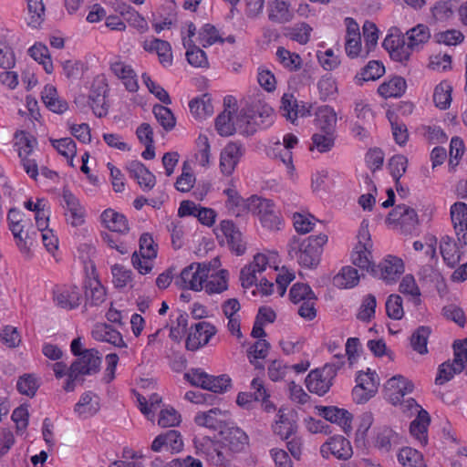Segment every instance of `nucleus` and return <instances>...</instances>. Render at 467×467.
<instances>
[{"instance_id": "1", "label": "nucleus", "mask_w": 467, "mask_h": 467, "mask_svg": "<svg viewBox=\"0 0 467 467\" xmlns=\"http://www.w3.org/2000/svg\"><path fill=\"white\" fill-rule=\"evenodd\" d=\"M430 38L429 27L426 25L418 24L407 30L405 34L398 27H391L382 45L393 60L406 63L411 53L420 50Z\"/></svg>"}, {"instance_id": "2", "label": "nucleus", "mask_w": 467, "mask_h": 467, "mask_svg": "<svg viewBox=\"0 0 467 467\" xmlns=\"http://www.w3.org/2000/svg\"><path fill=\"white\" fill-rule=\"evenodd\" d=\"M100 364L101 356L97 349H84L80 357L78 358L68 368V379L64 389L67 391H73L76 383H82L84 381L83 376L98 373L100 368Z\"/></svg>"}, {"instance_id": "3", "label": "nucleus", "mask_w": 467, "mask_h": 467, "mask_svg": "<svg viewBox=\"0 0 467 467\" xmlns=\"http://www.w3.org/2000/svg\"><path fill=\"white\" fill-rule=\"evenodd\" d=\"M194 446L197 454L204 458L208 464L213 467H234L235 454L220 441L205 436L195 439Z\"/></svg>"}, {"instance_id": "4", "label": "nucleus", "mask_w": 467, "mask_h": 467, "mask_svg": "<svg viewBox=\"0 0 467 467\" xmlns=\"http://www.w3.org/2000/svg\"><path fill=\"white\" fill-rule=\"evenodd\" d=\"M327 242L326 234L310 235L298 245L290 247V257H296L298 264L306 268L317 267L320 262L323 245Z\"/></svg>"}, {"instance_id": "5", "label": "nucleus", "mask_w": 467, "mask_h": 467, "mask_svg": "<svg viewBox=\"0 0 467 467\" xmlns=\"http://www.w3.org/2000/svg\"><path fill=\"white\" fill-rule=\"evenodd\" d=\"M184 378L192 386L213 393H223L231 388V379L227 375L212 376L202 368H191Z\"/></svg>"}, {"instance_id": "6", "label": "nucleus", "mask_w": 467, "mask_h": 467, "mask_svg": "<svg viewBox=\"0 0 467 467\" xmlns=\"http://www.w3.org/2000/svg\"><path fill=\"white\" fill-rule=\"evenodd\" d=\"M209 271L210 268L206 264L192 263L181 272L175 284L181 289L201 291L208 278Z\"/></svg>"}, {"instance_id": "7", "label": "nucleus", "mask_w": 467, "mask_h": 467, "mask_svg": "<svg viewBox=\"0 0 467 467\" xmlns=\"http://www.w3.org/2000/svg\"><path fill=\"white\" fill-rule=\"evenodd\" d=\"M404 272L402 259L388 255L378 265L371 267V275L382 279L386 284L395 283Z\"/></svg>"}, {"instance_id": "8", "label": "nucleus", "mask_w": 467, "mask_h": 467, "mask_svg": "<svg viewBox=\"0 0 467 467\" xmlns=\"http://www.w3.org/2000/svg\"><path fill=\"white\" fill-rule=\"evenodd\" d=\"M334 372L328 367H322L311 370L306 379V385L307 389L318 396H324L327 393L333 385Z\"/></svg>"}, {"instance_id": "9", "label": "nucleus", "mask_w": 467, "mask_h": 467, "mask_svg": "<svg viewBox=\"0 0 467 467\" xmlns=\"http://www.w3.org/2000/svg\"><path fill=\"white\" fill-rule=\"evenodd\" d=\"M387 223L389 224L400 225L405 234H410L419 223L416 211L406 205H397L388 215Z\"/></svg>"}, {"instance_id": "10", "label": "nucleus", "mask_w": 467, "mask_h": 467, "mask_svg": "<svg viewBox=\"0 0 467 467\" xmlns=\"http://www.w3.org/2000/svg\"><path fill=\"white\" fill-rule=\"evenodd\" d=\"M230 414L227 410H222L219 408H213L207 411H200L194 416V422L200 427H204L213 431L223 430L229 424Z\"/></svg>"}, {"instance_id": "11", "label": "nucleus", "mask_w": 467, "mask_h": 467, "mask_svg": "<svg viewBox=\"0 0 467 467\" xmlns=\"http://www.w3.org/2000/svg\"><path fill=\"white\" fill-rule=\"evenodd\" d=\"M216 235H221L226 240V244L230 250L237 255H242L246 250V244L243 241L242 233L230 220H223L219 227L216 229Z\"/></svg>"}, {"instance_id": "12", "label": "nucleus", "mask_w": 467, "mask_h": 467, "mask_svg": "<svg viewBox=\"0 0 467 467\" xmlns=\"http://www.w3.org/2000/svg\"><path fill=\"white\" fill-rule=\"evenodd\" d=\"M221 439L223 445L227 447L234 454L240 453L245 450L249 444V437L241 428L228 424L221 431Z\"/></svg>"}, {"instance_id": "13", "label": "nucleus", "mask_w": 467, "mask_h": 467, "mask_svg": "<svg viewBox=\"0 0 467 467\" xmlns=\"http://www.w3.org/2000/svg\"><path fill=\"white\" fill-rule=\"evenodd\" d=\"M216 332V327L209 322L202 321L195 324L194 327H191L186 338V348L191 351L199 349L205 346Z\"/></svg>"}, {"instance_id": "14", "label": "nucleus", "mask_w": 467, "mask_h": 467, "mask_svg": "<svg viewBox=\"0 0 467 467\" xmlns=\"http://www.w3.org/2000/svg\"><path fill=\"white\" fill-rule=\"evenodd\" d=\"M413 388L411 381L401 375H396L386 382L385 397L391 404L398 405L405 395L412 392Z\"/></svg>"}, {"instance_id": "15", "label": "nucleus", "mask_w": 467, "mask_h": 467, "mask_svg": "<svg viewBox=\"0 0 467 467\" xmlns=\"http://www.w3.org/2000/svg\"><path fill=\"white\" fill-rule=\"evenodd\" d=\"M107 91L108 85L103 79H98L93 82L87 102L93 113L99 118L105 117L108 114V106L106 104Z\"/></svg>"}, {"instance_id": "16", "label": "nucleus", "mask_w": 467, "mask_h": 467, "mask_svg": "<svg viewBox=\"0 0 467 467\" xmlns=\"http://www.w3.org/2000/svg\"><path fill=\"white\" fill-rule=\"evenodd\" d=\"M183 448V441L181 433L175 430H169L159 434L151 443L153 451H165L171 453H177Z\"/></svg>"}, {"instance_id": "17", "label": "nucleus", "mask_w": 467, "mask_h": 467, "mask_svg": "<svg viewBox=\"0 0 467 467\" xmlns=\"http://www.w3.org/2000/svg\"><path fill=\"white\" fill-rule=\"evenodd\" d=\"M244 154V147L239 142H229L223 149L220 157L221 171L224 175H231L236 165L238 164L241 157Z\"/></svg>"}, {"instance_id": "18", "label": "nucleus", "mask_w": 467, "mask_h": 467, "mask_svg": "<svg viewBox=\"0 0 467 467\" xmlns=\"http://www.w3.org/2000/svg\"><path fill=\"white\" fill-rule=\"evenodd\" d=\"M81 294L76 285H61L54 289L56 305L64 309H74L80 305Z\"/></svg>"}, {"instance_id": "19", "label": "nucleus", "mask_w": 467, "mask_h": 467, "mask_svg": "<svg viewBox=\"0 0 467 467\" xmlns=\"http://www.w3.org/2000/svg\"><path fill=\"white\" fill-rule=\"evenodd\" d=\"M317 414L326 420L339 425L345 432L351 429L352 415L345 409L335 406H317Z\"/></svg>"}, {"instance_id": "20", "label": "nucleus", "mask_w": 467, "mask_h": 467, "mask_svg": "<svg viewBox=\"0 0 467 467\" xmlns=\"http://www.w3.org/2000/svg\"><path fill=\"white\" fill-rule=\"evenodd\" d=\"M111 72L123 81L127 90L130 92H136L139 88L136 73L130 65L125 62L116 59L109 64Z\"/></svg>"}, {"instance_id": "21", "label": "nucleus", "mask_w": 467, "mask_h": 467, "mask_svg": "<svg viewBox=\"0 0 467 467\" xmlns=\"http://www.w3.org/2000/svg\"><path fill=\"white\" fill-rule=\"evenodd\" d=\"M127 171L130 177L137 180L138 183L143 190H151L156 183L155 176L150 172L143 163L138 161H132L128 163Z\"/></svg>"}, {"instance_id": "22", "label": "nucleus", "mask_w": 467, "mask_h": 467, "mask_svg": "<svg viewBox=\"0 0 467 467\" xmlns=\"http://www.w3.org/2000/svg\"><path fill=\"white\" fill-rule=\"evenodd\" d=\"M91 334L93 338L98 341L107 342L118 348L126 347L121 334L106 323L95 325Z\"/></svg>"}, {"instance_id": "23", "label": "nucleus", "mask_w": 467, "mask_h": 467, "mask_svg": "<svg viewBox=\"0 0 467 467\" xmlns=\"http://www.w3.org/2000/svg\"><path fill=\"white\" fill-rule=\"evenodd\" d=\"M23 214L16 208H11L7 213L8 228L11 231L16 245L21 251H27L26 237L23 236Z\"/></svg>"}, {"instance_id": "24", "label": "nucleus", "mask_w": 467, "mask_h": 467, "mask_svg": "<svg viewBox=\"0 0 467 467\" xmlns=\"http://www.w3.org/2000/svg\"><path fill=\"white\" fill-rule=\"evenodd\" d=\"M430 422L429 413L425 410H421L410 425V434L423 446L428 442L427 431Z\"/></svg>"}, {"instance_id": "25", "label": "nucleus", "mask_w": 467, "mask_h": 467, "mask_svg": "<svg viewBox=\"0 0 467 467\" xmlns=\"http://www.w3.org/2000/svg\"><path fill=\"white\" fill-rule=\"evenodd\" d=\"M101 220L111 232L126 234L130 229L127 218L112 209L105 210L101 214Z\"/></svg>"}, {"instance_id": "26", "label": "nucleus", "mask_w": 467, "mask_h": 467, "mask_svg": "<svg viewBox=\"0 0 467 467\" xmlns=\"http://www.w3.org/2000/svg\"><path fill=\"white\" fill-rule=\"evenodd\" d=\"M268 17L275 23H286L293 18V12L286 0H270L268 3Z\"/></svg>"}, {"instance_id": "27", "label": "nucleus", "mask_w": 467, "mask_h": 467, "mask_svg": "<svg viewBox=\"0 0 467 467\" xmlns=\"http://www.w3.org/2000/svg\"><path fill=\"white\" fill-rule=\"evenodd\" d=\"M337 119V114L330 106L325 105L317 108L315 120L320 131L335 132Z\"/></svg>"}, {"instance_id": "28", "label": "nucleus", "mask_w": 467, "mask_h": 467, "mask_svg": "<svg viewBox=\"0 0 467 467\" xmlns=\"http://www.w3.org/2000/svg\"><path fill=\"white\" fill-rule=\"evenodd\" d=\"M232 98L224 99L225 109L217 116L215 119V128L221 136H230L236 132L235 119L233 120L230 108Z\"/></svg>"}, {"instance_id": "29", "label": "nucleus", "mask_w": 467, "mask_h": 467, "mask_svg": "<svg viewBox=\"0 0 467 467\" xmlns=\"http://www.w3.org/2000/svg\"><path fill=\"white\" fill-rule=\"evenodd\" d=\"M406 80L401 77H393L379 85L378 93L384 99L400 98L406 91Z\"/></svg>"}, {"instance_id": "30", "label": "nucleus", "mask_w": 467, "mask_h": 467, "mask_svg": "<svg viewBox=\"0 0 467 467\" xmlns=\"http://www.w3.org/2000/svg\"><path fill=\"white\" fill-rule=\"evenodd\" d=\"M440 250L443 261L450 267H454L461 261V251L457 244L449 236H444L441 240Z\"/></svg>"}, {"instance_id": "31", "label": "nucleus", "mask_w": 467, "mask_h": 467, "mask_svg": "<svg viewBox=\"0 0 467 467\" xmlns=\"http://www.w3.org/2000/svg\"><path fill=\"white\" fill-rule=\"evenodd\" d=\"M99 410V398L91 392L84 393L75 406V412L85 419L95 415Z\"/></svg>"}, {"instance_id": "32", "label": "nucleus", "mask_w": 467, "mask_h": 467, "mask_svg": "<svg viewBox=\"0 0 467 467\" xmlns=\"http://www.w3.org/2000/svg\"><path fill=\"white\" fill-rule=\"evenodd\" d=\"M183 46L187 47L186 58L190 65L194 67L207 68L209 67L206 53L192 43V39L183 38Z\"/></svg>"}, {"instance_id": "33", "label": "nucleus", "mask_w": 467, "mask_h": 467, "mask_svg": "<svg viewBox=\"0 0 467 467\" xmlns=\"http://www.w3.org/2000/svg\"><path fill=\"white\" fill-rule=\"evenodd\" d=\"M371 246L372 245L369 243L362 244L359 242L352 253L353 264L360 269L367 270V272H369L370 274L371 267L374 266V264L371 261V252L369 250Z\"/></svg>"}, {"instance_id": "34", "label": "nucleus", "mask_w": 467, "mask_h": 467, "mask_svg": "<svg viewBox=\"0 0 467 467\" xmlns=\"http://www.w3.org/2000/svg\"><path fill=\"white\" fill-rule=\"evenodd\" d=\"M266 153L273 159H279L286 167L287 172L291 175L293 174L295 166L293 164L292 151L284 147L282 142L279 140L274 142L273 146H270L267 149Z\"/></svg>"}, {"instance_id": "35", "label": "nucleus", "mask_w": 467, "mask_h": 467, "mask_svg": "<svg viewBox=\"0 0 467 467\" xmlns=\"http://www.w3.org/2000/svg\"><path fill=\"white\" fill-rule=\"evenodd\" d=\"M280 110L282 115L293 123L298 116L304 117L306 114L303 108L299 109L295 97L288 93H285L281 99Z\"/></svg>"}, {"instance_id": "36", "label": "nucleus", "mask_w": 467, "mask_h": 467, "mask_svg": "<svg viewBox=\"0 0 467 467\" xmlns=\"http://www.w3.org/2000/svg\"><path fill=\"white\" fill-rule=\"evenodd\" d=\"M270 344L265 339H258L248 349L247 356L251 364L255 368L264 369L265 366L259 359L266 358Z\"/></svg>"}, {"instance_id": "37", "label": "nucleus", "mask_w": 467, "mask_h": 467, "mask_svg": "<svg viewBox=\"0 0 467 467\" xmlns=\"http://www.w3.org/2000/svg\"><path fill=\"white\" fill-rule=\"evenodd\" d=\"M191 113L196 119H204L213 113L212 99L208 94L192 99L189 103Z\"/></svg>"}, {"instance_id": "38", "label": "nucleus", "mask_w": 467, "mask_h": 467, "mask_svg": "<svg viewBox=\"0 0 467 467\" xmlns=\"http://www.w3.org/2000/svg\"><path fill=\"white\" fill-rule=\"evenodd\" d=\"M235 125L236 131L245 136L253 135L260 129L248 109H243L240 111L235 118Z\"/></svg>"}, {"instance_id": "39", "label": "nucleus", "mask_w": 467, "mask_h": 467, "mask_svg": "<svg viewBox=\"0 0 467 467\" xmlns=\"http://www.w3.org/2000/svg\"><path fill=\"white\" fill-rule=\"evenodd\" d=\"M203 287L209 295L224 292L228 288V272L222 269L217 274L212 275L209 279H206Z\"/></svg>"}, {"instance_id": "40", "label": "nucleus", "mask_w": 467, "mask_h": 467, "mask_svg": "<svg viewBox=\"0 0 467 467\" xmlns=\"http://www.w3.org/2000/svg\"><path fill=\"white\" fill-rule=\"evenodd\" d=\"M464 368L462 363L457 362L455 358L451 362L446 361L439 366L438 374L435 379L437 385H442L451 380L455 374L461 373Z\"/></svg>"}, {"instance_id": "41", "label": "nucleus", "mask_w": 467, "mask_h": 467, "mask_svg": "<svg viewBox=\"0 0 467 467\" xmlns=\"http://www.w3.org/2000/svg\"><path fill=\"white\" fill-rule=\"evenodd\" d=\"M359 275L358 270L352 266H345L334 276L333 283L338 288H351L358 285Z\"/></svg>"}, {"instance_id": "42", "label": "nucleus", "mask_w": 467, "mask_h": 467, "mask_svg": "<svg viewBox=\"0 0 467 467\" xmlns=\"http://www.w3.org/2000/svg\"><path fill=\"white\" fill-rule=\"evenodd\" d=\"M398 461L403 467H426L422 454L410 447L400 451Z\"/></svg>"}, {"instance_id": "43", "label": "nucleus", "mask_w": 467, "mask_h": 467, "mask_svg": "<svg viewBox=\"0 0 467 467\" xmlns=\"http://www.w3.org/2000/svg\"><path fill=\"white\" fill-rule=\"evenodd\" d=\"M328 446L331 453L337 459L348 460L352 455V448L348 440L343 436L330 438Z\"/></svg>"}, {"instance_id": "44", "label": "nucleus", "mask_w": 467, "mask_h": 467, "mask_svg": "<svg viewBox=\"0 0 467 467\" xmlns=\"http://www.w3.org/2000/svg\"><path fill=\"white\" fill-rule=\"evenodd\" d=\"M431 333L430 327L421 326L418 327L410 337V345L413 350L420 355L428 353L427 343Z\"/></svg>"}, {"instance_id": "45", "label": "nucleus", "mask_w": 467, "mask_h": 467, "mask_svg": "<svg viewBox=\"0 0 467 467\" xmlns=\"http://www.w3.org/2000/svg\"><path fill=\"white\" fill-rule=\"evenodd\" d=\"M28 52L36 61L43 65V67L47 74H51L53 72V63L47 46L41 43L35 44L29 48Z\"/></svg>"}, {"instance_id": "46", "label": "nucleus", "mask_w": 467, "mask_h": 467, "mask_svg": "<svg viewBox=\"0 0 467 467\" xmlns=\"http://www.w3.org/2000/svg\"><path fill=\"white\" fill-rule=\"evenodd\" d=\"M27 24L36 28L39 26L45 16V6L42 0H27Z\"/></svg>"}, {"instance_id": "47", "label": "nucleus", "mask_w": 467, "mask_h": 467, "mask_svg": "<svg viewBox=\"0 0 467 467\" xmlns=\"http://www.w3.org/2000/svg\"><path fill=\"white\" fill-rule=\"evenodd\" d=\"M247 109L253 114L254 119L258 123L260 129L266 128L272 124L273 109L271 107L254 104Z\"/></svg>"}, {"instance_id": "48", "label": "nucleus", "mask_w": 467, "mask_h": 467, "mask_svg": "<svg viewBox=\"0 0 467 467\" xmlns=\"http://www.w3.org/2000/svg\"><path fill=\"white\" fill-rule=\"evenodd\" d=\"M452 87L448 82H441L436 86L433 93V101L436 107L446 109L451 101Z\"/></svg>"}, {"instance_id": "49", "label": "nucleus", "mask_w": 467, "mask_h": 467, "mask_svg": "<svg viewBox=\"0 0 467 467\" xmlns=\"http://www.w3.org/2000/svg\"><path fill=\"white\" fill-rule=\"evenodd\" d=\"M276 56L280 63L290 71H296L301 67L302 59L296 53H292L283 47L277 48Z\"/></svg>"}, {"instance_id": "50", "label": "nucleus", "mask_w": 467, "mask_h": 467, "mask_svg": "<svg viewBox=\"0 0 467 467\" xmlns=\"http://www.w3.org/2000/svg\"><path fill=\"white\" fill-rule=\"evenodd\" d=\"M289 296L294 304H299L310 299H317L315 293L307 284L296 283L292 285Z\"/></svg>"}, {"instance_id": "51", "label": "nucleus", "mask_w": 467, "mask_h": 467, "mask_svg": "<svg viewBox=\"0 0 467 467\" xmlns=\"http://www.w3.org/2000/svg\"><path fill=\"white\" fill-rule=\"evenodd\" d=\"M277 417L278 420L273 425L274 432L282 439H288L296 431V426L285 416L282 410H278Z\"/></svg>"}, {"instance_id": "52", "label": "nucleus", "mask_w": 467, "mask_h": 467, "mask_svg": "<svg viewBox=\"0 0 467 467\" xmlns=\"http://www.w3.org/2000/svg\"><path fill=\"white\" fill-rule=\"evenodd\" d=\"M384 72L385 67L382 63L377 60H371L356 78L361 81L376 80L379 78Z\"/></svg>"}, {"instance_id": "53", "label": "nucleus", "mask_w": 467, "mask_h": 467, "mask_svg": "<svg viewBox=\"0 0 467 467\" xmlns=\"http://www.w3.org/2000/svg\"><path fill=\"white\" fill-rule=\"evenodd\" d=\"M38 388V379L32 374H24L16 383L18 392L28 397H34Z\"/></svg>"}, {"instance_id": "54", "label": "nucleus", "mask_w": 467, "mask_h": 467, "mask_svg": "<svg viewBox=\"0 0 467 467\" xmlns=\"http://www.w3.org/2000/svg\"><path fill=\"white\" fill-rule=\"evenodd\" d=\"M153 114L165 130L169 131L174 128L176 119L169 108L162 105H155L153 107Z\"/></svg>"}, {"instance_id": "55", "label": "nucleus", "mask_w": 467, "mask_h": 467, "mask_svg": "<svg viewBox=\"0 0 467 467\" xmlns=\"http://www.w3.org/2000/svg\"><path fill=\"white\" fill-rule=\"evenodd\" d=\"M17 150L20 158L28 157L34 149L36 140L29 133L20 131L16 134Z\"/></svg>"}, {"instance_id": "56", "label": "nucleus", "mask_w": 467, "mask_h": 467, "mask_svg": "<svg viewBox=\"0 0 467 467\" xmlns=\"http://www.w3.org/2000/svg\"><path fill=\"white\" fill-rule=\"evenodd\" d=\"M357 384L370 393H377L379 386V378L375 371L368 369L367 372H360L357 379Z\"/></svg>"}, {"instance_id": "57", "label": "nucleus", "mask_w": 467, "mask_h": 467, "mask_svg": "<svg viewBox=\"0 0 467 467\" xmlns=\"http://www.w3.org/2000/svg\"><path fill=\"white\" fill-rule=\"evenodd\" d=\"M50 142L57 152L66 158H74L77 154V146L71 138L50 139Z\"/></svg>"}, {"instance_id": "58", "label": "nucleus", "mask_w": 467, "mask_h": 467, "mask_svg": "<svg viewBox=\"0 0 467 467\" xmlns=\"http://www.w3.org/2000/svg\"><path fill=\"white\" fill-rule=\"evenodd\" d=\"M386 312L389 318L400 320L404 316L402 298L399 295H390L386 301Z\"/></svg>"}, {"instance_id": "59", "label": "nucleus", "mask_w": 467, "mask_h": 467, "mask_svg": "<svg viewBox=\"0 0 467 467\" xmlns=\"http://www.w3.org/2000/svg\"><path fill=\"white\" fill-rule=\"evenodd\" d=\"M317 88L320 99L323 100H327L337 93L336 79L331 76L322 77L317 83Z\"/></svg>"}, {"instance_id": "60", "label": "nucleus", "mask_w": 467, "mask_h": 467, "mask_svg": "<svg viewBox=\"0 0 467 467\" xmlns=\"http://www.w3.org/2000/svg\"><path fill=\"white\" fill-rule=\"evenodd\" d=\"M312 140L319 152H327L334 146L335 132L320 131L313 135Z\"/></svg>"}, {"instance_id": "61", "label": "nucleus", "mask_w": 467, "mask_h": 467, "mask_svg": "<svg viewBox=\"0 0 467 467\" xmlns=\"http://www.w3.org/2000/svg\"><path fill=\"white\" fill-rule=\"evenodd\" d=\"M112 282L117 288H123L131 282L132 272L122 265H115L111 267Z\"/></svg>"}, {"instance_id": "62", "label": "nucleus", "mask_w": 467, "mask_h": 467, "mask_svg": "<svg viewBox=\"0 0 467 467\" xmlns=\"http://www.w3.org/2000/svg\"><path fill=\"white\" fill-rule=\"evenodd\" d=\"M143 259H154L157 256L156 244L152 236L145 233L140 238V252L138 253Z\"/></svg>"}, {"instance_id": "63", "label": "nucleus", "mask_w": 467, "mask_h": 467, "mask_svg": "<svg viewBox=\"0 0 467 467\" xmlns=\"http://www.w3.org/2000/svg\"><path fill=\"white\" fill-rule=\"evenodd\" d=\"M311 31L312 27L309 25L301 23L290 28L287 36L290 39L301 45H305L309 41Z\"/></svg>"}, {"instance_id": "64", "label": "nucleus", "mask_w": 467, "mask_h": 467, "mask_svg": "<svg viewBox=\"0 0 467 467\" xmlns=\"http://www.w3.org/2000/svg\"><path fill=\"white\" fill-rule=\"evenodd\" d=\"M451 218L453 227L467 225V204L462 202H455L451 207Z\"/></svg>"}]
</instances>
